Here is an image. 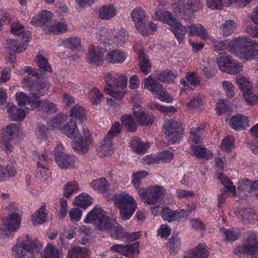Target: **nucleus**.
Here are the masks:
<instances>
[{
	"label": "nucleus",
	"mask_w": 258,
	"mask_h": 258,
	"mask_svg": "<svg viewBox=\"0 0 258 258\" xmlns=\"http://www.w3.org/2000/svg\"><path fill=\"white\" fill-rule=\"evenodd\" d=\"M176 211H172L168 207H165L162 209L161 216L162 218L166 221L171 222L172 221H178V215L176 214Z\"/></svg>",
	"instance_id": "nucleus-54"
},
{
	"label": "nucleus",
	"mask_w": 258,
	"mask_h": 258,
	"mask_svg": "<svg viewBox=\"0 0 258 258\" xmlns=\"http://www.w3.org/2000/svg\"><path fill=\"white\" fill-rule=\"evenodd\" d=\"M88 98L93 104H99L103 98V94L97 87H93L89 90Z\"/></svg>",
	"instance_id": "nucleus-49"
},
{
	"label": "nucleus",
	"mask_w": 258,
	"mask_h": 258,
	"mask_svg": "<svg viewBox=\"0 0 258 258\" xmlns=\"http://www.w3.org/2000/svg\"><path fill=\"white\" fill-rule=\"evenodd\" d=\"M61 42L64 46L73 50H79L81 48V40L77 37H70L62 40Z\"/></svg>",
	"instance_id": "nucleus-44"
},
{
	"label": "nucleus",
	"mask_w": 258,
	"mask_h": 258,
	"mask_svg": "<svg viewBox=\"0 0 258 258\" xmlns=\"http://www.w3.org/2000/svg\"><path fill=\"white\" fill-rule=\"evenodd\" d=\"M29 108L25 107L24 109L18 108L13 103L8 105V112L9 117L13 120L22 121L26 117V114L29 112Z\"/></svg>",
	"instance_id": "nucleus-17"
},
{
	"label": "nucleus",
	"mask_w": 258,
	"mask_h": 258,
	"mask_svg": "<svg viewBox=\"0 0 258 258\" xmlns=\"http://www.w3.org/2000/svg\"><path fill=\"white\" fill-rule=\"evenodd\" d=\"M242 251L251 255L255 256L258 254V234L251 233L241 247Z\"/></svg>",
	"instance_id": "nucleus-14"
},
{
	"label": "nucleus",
	"mask_w": 258,
	"mask_h": 258,
	"mask_svg": "<svg viewBox=\"0 0 258 258\" xmlns=\"http://www.w3.org/2000/svg\"><path fill=\"white\" fill-rule=\"evenodd\" d=\"M139 65L142 73L147 74L151 72V66L148 57L143 51H140L139 54Z\"/></svg>",
	"instance_id": "nucleus-41"
},
{
	"label": "nucleus",
	"mask_w": 258,
	"mask_h": 258,
	"mask_svg": "<svg viewBox=\"0 0 258 258\" xmlns=\"http://www.w3.org/2000/svg\"><path fill=\"white\" fill-rule=\"evenodd\" d=\"M251 39L246 35L233 38L228 44L229 51L239 56L247 46H249Z\"/></svg>",
	"instance_id": "nucleus-6"
},
{
	"label": "nucleus",
	"mask_w": 258,
	"mask_h": 258,
	"mask_svg": "<svg viewBox=\"0 0 258 258\" xmlns=\"http://www.w3.org/2000/svg\"><path fill=\"white\" fill-rule=\"evenodd\" d=\"M165 189L159 185L148 187L147 196H145V203L148 205H153L161 202L165 194Z\"/></svg>",
	"instance_id": "nucleus-10"
},
{
	"label": "nucleus",
	"mask_w": 258,
	"mask_h": 258,
	"mask_svg": "<svg viewBox=\"0 0 258 258\" xmlns=\"http://www.w3.org/2000/svg\"><path fill=\"white\" fill-rule=\"evenodd\" d=\"M133 111L137 121L143 125L151 124L154 121V117L149 114L145 108L138 104H134Z\"/></svg>",
	"instance_id": "nucleus-12"
},
{
	"label": "nucleus",
	"mask_w": 258,
	"mask_h": 258,
	"mask_svg": "<svg viewBox=\"0 0 258 258\" xmlns=\"http://www.w3.org/2000/svg\"><path fill=\"white\" fill-rule=\"evenodd\" d=\"M122 125L126 130L131 132H134L137 128V123L130 114H125L121 118Z\"/></svg>",
	"instance_id": "nucleus-50"
},
{
	"label": "nucleus",
	"mask_w": 258,
	"mask_h": 258,
	"mask_svg": "<svg viewBox=\"0 0 258 258\" xmlns=\"http://www.w3.org/2000/svg\"><path fill=\"white\" fill-rule=\"evenodd\" d=\"M218 178L220 180L222 184H223L230 192H231L235 197L236 192L235 187L233 185L232 182H231L226 177L221 174L218 176Z\"/></svg>",
	"instance_id": "nucleus-64"
},
{
	"label": "nucleus",
	"mask_w": 258,
	"mask_h": 258,
	"mask_svg": "<svg viewBox=\"0 0 258 258\" xmlns=\"http://www.w3.org/2000/svg\"><path fill=\"white\" fill-rule=\"evenodd\" d=\"M153 17L154 19L163 21L168 24L170 26L176 21L171 16L169 12H162L159 8L156 9Z\"/></svg>",
	"instance_id": "nucleus-33"
},
{
	"label": "nucleus",
	"mask_w": 258,
	"mask_h": 258,
	"mask_svg": "<svg viewBox=\"0 0 258 258\" xmlns=\"http://www.w3.org/2000/svg\"><path fill=\"white\" fill-rule=\"evenodd\" d=\"M206 128L205 123L201 124L199 126L192 127L190 129L189 142L191 146H195V144L200 143L202 141L201 135L205 131Z\"/></svg>",
	"instance_id": "nucleus-28"
},
{
	"label": "nucleus",
	"mask_w": 258,
	"mask_h": 258,
	"mask_svg": "<svg viewBox=\"0 0 258 258\" xmlns=\"http://www.w3.org/2000/svg\"><path fill=\"white\" fill-rule=\"evenodd\" d=\"M113 153L112 140L105 137L104 140L99 144L97 154L102 158L110 156Z\"/></svg>",
	"instance_id": "nucleus-22"
},
{
	"label": "nucleus",
	"mask_w": 258,
	"mask_h": 258,
	"mask_svg": "<svg viewBox=\"0 0 258 258\" xmlns=\"http://www.w3.org/2000/svg\"><path fill=\"white\" fill-rule=\"evenodd\" d=\"M35 80L34 79H32L30 84H28L31 88V90L32 91L38 92L36 93L40 97L44 94L48 89V83L47 80L44 78L37 80L36 82L34 83L33 81Z\"/></svg>",
	"instance_id": "nucleus-30"
},
{
	"label": "nucleus",
	"mask_w": 258,
	"mask_h": 258,
	"mask_svg": "<svg viewBox=\"0 0 258 258\" xmlns=\"http://www.w3.org/2000/svg\"><path fill=\"white\" fill-rule=\"evenodd\" d=\"M115 207L118 209L121 218L128 220L137 208V203L128 193L121 191L115 194L112 198Z\"/></svg>",
	"instance_id": "nucleus-2"
},
{
	"label": "nucleus",
	"mask_w": 258,
	"mask_h": 258,
	"mask_svg": "<svg viewBox=\"0 0 258 258\" xmlns=\"http://www.w3.org/2000/svg\"><path fill=\"white\" fill-rule=\"evenodd\" d=\"M136 28L143 35H150L152 32L157 30L156 24L150 21L147 23L144 21L142 24H140V26Z\"/></svg>",
	"instance_id": "nucleus-48"
},
{
	"label": "nucleus",
	"mask_w": 258,
	"mask_h": 258,
	"mask_svg": "<svg viewBox=\"0 0 258 258\" xmlns=\"http://www.w3.org/2000/svg\"><path fill=\"white\" fill-rule=\"evenodd\" d=\"M204 96L200 94L194 95L187 104V107L190 109H199L204 104Z\"/></svg>",
	"instance_id": "nucleus-51"
},
{
	"label": "nucleus",
	"mask_w": 258,
	"mask_h": 258,
	"mask_svg": "<svg viewBox=\"0 0 258 258\" xmlns=\"http://www.w3.org/2000/svg\"><path fill=\"white\" fill-rule=\"evenodd\" d=\"M38 105L35 106V108H38L40 114L43 112L52 114L56 112L57 110L56 105L49 100L40 101L38 99Z\"/></svg>",
	"instance_id": "nucleus-27"
},
{
	"label": "nucleus",
	"mask_w": 258,
	"mask_h": 258,
	"mask_svg": "<svg viewBox=\"0 0 258 258\" xmlns=\"http://www.w3.org/2000/svg\"><path fill=\"white\" fill-rule=\"evenodd\" d=\"M196 258H207L209 254L208 247L204 244H199L196 248L189 252Z\"/></svg>",
	"instance_id": "nucleus-53"
},
{
	"label": "nucleus",
	"mask_w": 258,
	"mask_h": 258,
	"mask_svg": "<svg viewBox=\"0 0 258 258\" xmlns=\"http://www.w3.org/2000/svg\"><path fill=\"white\" fill-rule=\"evenodd\" d=\"M115 8L112 6L110 5H105L102 7L98 11L99 18L102 20H110L115 16Z\"/></svg>",
	"instance_id": "nucleus-35"
},
{
	"label": "nucleus",
	"mask_w": 258,
	"mask_h": 258,
	"mask_svg": "<svg viewBox=\"0 0 258 258\" xmlns=\"http://www.w3.org/2000/svg\"><path fill=\"white\" fill-rule=\"evenodd\" d=\"M130 144L132 149L138 153H144L150 147L149 142H143L140 139L138 138H133Z\"/></svg>",
	"instance_id": "nucleus-38"
},
{
	"label": "nucleus",
	"mask_w": 258,
	"mask_h": 258,
	"mask_svg": "<svg viewBox=\"0 0 258 258\" xmlns=\"http://www.w3.org/2000/svg\"><path fill=\"white\" fill-rule=\"evenodd\" d=\"M42 247V244L37 239H32L27 235L25 239H17L12 252L15 258H24L28 255V253L35 257L38 256Z\"/></svg>",
	"instance_id": "nucleus-1"
},
{
	"label": "nucleus",
	"mask_w": 258,
	"mask_h": 258,
	"mask_svg": "<svg viewBox=\"0 0 258 258\" xmlns=\"http://www.w3.org/2000/svg\"><path fill=\"white\" fill-rule=\"evenodd\" d=\"M131 17L136 27L145 20L146 15L143 8L138 7L132 11Z\"/></svg>",
	"instance_id": "nucleus-36"
},
{
	"label": "nucleus",
	"mask_w": 258,
	"mask_h": 258,
	"mask_svg": "<svg viewBox=\"0 0 258 258\" xmlns=\"http://www.w3.org/2000/svg\"><path fill=\"white\" fill-rule=\"evenodd\" d=\"M235 213L237 219L244 224L251 223L255 218L254 210L249 207L237 208Z\"/></svg>",
	"instance_id": "nucleus-18"
},
{
	"label": "nucleus",
	"mask_w": 258,
	"mask_h": 258,
	"mask_svg": "<svg viewBox=\"0 0 258 258\" xmlns=\"http://www.w3.org/2000/svg\"><path fill=\"white\" fill-rule=\"evenodd\" d=\"M203 7L200 0H187L185 4L173 3L172 8L176 13L185 14L187 12L195 13Z\"/></svg>",
	"instance_id": "nucleus-9"
},
{
	"label": "nucleus",
	"mask_w": 258,
	"mask_h": 258,
	"mask_svg": "<svg viewBox=\"0 0 258 258\" xmlns=\"http://www.w3.org/2000/svg\"><path fill=\"white\" fill-rule=\"evenodd\" d=\"M6 47L10 50L18 53L21 52L25 50V48L19 42L13 39L6 40Z\"/></svg>",
	"instance_id": "nucleus-57"
},
{
	"label": "nucleus",
	"mask_w": 258,
	"mask_h": 258,
	"mask_svg": "<svg viewBox=\"0 0 258 258\" xmlns=\"http://www.w3.org/2000/svg\"><path fill=\"white\" fill-rule=\"evenodd\" d=\"M236 29V25L234 21L232 20H226L220 26L222 34L224 36H230Z\"/></svg>",
	"instance_id": "nucleus-42"
},
{
	"label": "nucleus",
	"mask_w": 258,
	"mask_h": 258,
	"mask_svg": "<svg viewBox=\"0 0 258 258\" xmlns=\"http://www.w3.org/2000/svg\"><path fill=\"white\" fill-rule=\"evenodd\" d=\"M86 110L83 107L76 105L72 108L71 116L82 123L86 120Z\"/></svg>",
	"instance_id": "nucleus-40"
},
{
	"label": "nucleus",
	"mask_w": 258,
	"mask_h": 258,
	"mask_svg": "<svg viewBox=\"0 0 258 258\" xmlns=\"http://www.w3.org/2000/svg\"><path fill=\"white\" fill-rule=\"evenodd\" d=\"M83 135L84 138H81L79 135L73 141L72 147L73 149L79 154L87 153L89 146L92 143V138L89 131L84 130Z\"/></svg>",
	"instance_id": "nucleus-7"
},
{
	"label": "nucleus",
	"mask_w": 258,
	"mask_h": 258,
	"mask_svg": "<svg viewBox=\"0 0 258 258\" xmlns=\"http://www.w3.org/2000/svg\"><path fill=\"white\" fill-rule=\"evenodd\" d=\"M116 74H117V73H115L114 72L109 73L108 72L104 74V80L108 87L123 86L125 84V79H123V80H122L121 83H118L116 82V79L114 80V77H115Z\"/></svg>",
	"instance_id": "nucleus-47"
},
{
	"label": "nucleus",
	"mask_w": 258,
	"mask_h": 258,
	"mask_svg": "<svg viewBox=\"0 0 258 258\" xmlns=\"http://www.w3.org/2000/svg\"><path fill=\"white\" fill-rule=\"evenodd\" d=\"M63 133L68 138L75 140L76 138L79 136L78 128L77 126L76 122L73 118L70 119L69 121L61 129Z\"/></svg>",
	"instance_id": "nucleus-25"
},
{
	"label": "nucleus",
	"mask_w": 258,
	"mask_h": 258,
	"mask_svg": "<svg viewBox=\"0 0 258 258\" xmlns=\"http://www.w3.org/2000/svg\"><path fill=\"white\" fill-rule=\"evenodd\" d=\"M33 158L36 161L39 168L48 169L49 159L47 157H46L45 155H40L37 153H34Z\"/></svg>",
	"instance_id": "nucleus-60"
},
{
	"label": "nucleus",
	"mask_w": 258,
	"mask_h": 258,
	"mask_svg": "<svg viewBox=\"0 0 258 258\" xmlns=\"http://www.w3.org/2000/svg\"><path fill=\"white\" fill-rule=\"evenodd\" d=\"M187 29L190 36L198 35L204 40L209 38L206 29L201 24H191L187 27Z\"/></svg>",
	"instance_id": "nucleus-29"
},
{
	"label": "nucleus",
	"mask_w": 258,
	"mask_h": 258,
	"mask_svg": "<svg viewBox=\"0 0 258 258\" xmlns=\"http://www.w3.org/2000/svg\"><path fill=\"white\" fill-rule=\"evenodd\" d=\"M55 160L58 166L62 169L73 168L76 161L75 157L69 154H64L62 155H59L57 154Z\"/></svg>",
	"instance_id": "nucleus-19"
},
{
	"label": "nucleus",
	"mask_w": 258,
	"mask_h": 258,
	"mask_svg": "<svg viewBox=\"0 0 258 258\" xmlns=\"http://www.w3.org/2000/svg\"><path fill=\"white\" fill-rule=\"evenodd\" d=\"M148 175V172L144 171H137L134 173L132 175V183L135 187L139 188L141 186V180Z\"/></svg>",
	"instance_id": "nucleus-63"
},
{
	"label": "nucleus",
	"mask_w": 258,
	"mask_h": 258,
	"mask_svg": "<svg viewBox=\"0 0 258 258\" xmlns=\"http://www.w3.org/2000/svg\"><path fill=\"white\" fill-rule=\"evenodd\" d=\"M59 255L58 249L51 244H48L41 254L42 258H59Z\"/></svg>",
	"instance_id": "nucleus-52"
},
{
	"label": "nucleus",
	"mask_w": 258,
	"mask_h": 258,
	"mask_svg": "<svg viewBox=\"0 0 258 258\" xmlns=\"http://www.w3.org/2000/svg\"><path fill=\"white\" fill-rule=\"evenodd\" d=\"M200 79L194 72H188L184 78L180 79V83L185 89L194 90L200 83Z\"/></svg>",
	"instance_id": "nucleus-20"
},
{
	"label": "nucleus",
	"mask_w": 258,
	"mask_h": 258,
	"mask_svg": "<svg viewBox=\"0 0 258 258\" xmlns=\"http://www.w3.org/2000/svg\"><path fill=\"white\" fill-rule=\"evenodd\" d=\"M21 216L17 212L12 213L9 218L3 219V224L1 225L0 230L5 232L7 231H16L20 227Z\"/></svg>",
	"instance_id": "nucleus-13"
},
{
	"label": "nucleus",
	"mask_w": 258,
	"mask_h": 258,
	"mask_svg": "<svg viewBox=\"0 0 258 258\" xmlns=\"http://www.w3.org/2000/svg\"><path fill=\"white\" fill-rule=\"evenodd\" d=\"M229 125L232 128L236 131H241L249 125V120L245 116L237 114L231 117Z\"/></svg>",
	"instance_id": "nucleus-21"
},
{
	"label": "nucleus",
	"mask_w": 258,
	"mask_h": 258,
	"mask_svg": "<svg viewBox=\"0 0 258 258\" xmlns=\"http://www.w3.org/2000/svg\"><path fill=\"white\" fill-rule=\"evenodd\" d=\"M161 85L159 84L156 78H153L152 75L149 76L145 80L144 88L154 93L157 87Z\"/></svg>",
	"instance_id": "nucleus-58"
},
{
	"label": "nucleus",
	"mask_w": 258,
	"mask_h": 258,
	"mask_svg": "<svg viewBox=\"0 0 258 258\" xmlns=\"http://www.w3.org/2000/svg\"><path fill=\"white\" fill-rule=\"evenodd\" d=\"M155 92L153 93L156 95L158 99L162 101H165L168 103L171 102L173 100V98L171 97L168 92L163 88L162 85L158 86L157 90H155Z\"/></svg>",
	"instance_id": "nucleus-56"
},
{
	"label": "nucleus",
	"mask_w": 258,
	"mask_h": 258,
	"mask_svg": "<svg viewBox=\"0 0 258 258\" xmlns=\"http://www.w3.org/2000/svg\"><path fill=\"white\" fill-rule=\"evenodd\" d=\"M90 184L94 190H98L101 192H106L108 187V183L104 178L93 180L90 182Z\"/></svg>",
	"instance_id": "nucleus-45"
},
{
	"label": "nucleus",
	"mask_w": 258,
	"mask_h": 258,
	"mask_svg": "<svg viewBox=\"0 0 258 258\" xmlns=\"http://www.w3.org/2000/svg\"><path fill=\"white\" fill-rule=\"evenodd\" d=\"M170 30L174 34L178 43L184 42L186 33L187 32V27L183 26L179 21L176 20L170 26Z\"/></svg>",
	"instance_id": "nucleus-23"
},
{
	"label": "nucleus",
	"mask_w": 258,
	"mask_h": 258,
	"mask_svg": "<svg viewBox=\"0 0 258 258\" xmlns=\"http://www.w3.org/2000/svg\"><path fill=\"white\" fill-rule=\"evenodd\" d=\"M111 219L103 209L97 206L88 213L84 221L86 224H92L97 229L103 231L110 227Z\"/></svg>",
	"instance_id": "nucleus-3"
},
{
	"label": "nucleus",
	"mask_w": 258,
	"mask_h": 258,
	"mask_svg": "<svg viewBox=\"0 0 258 258\" xmlns=\"http://www.w3.org/2000/svg\"><path fill=\"white\" fill-rule=\"evenodd\" d=\"M252 0H206L207 6L213 9H221L223 6L232 5L237 8H243L248 6Z\"/></svg>",
	"instance_id": "nucleus-5"
},
{
	"label": "nucleus",
	"mask_w": 258,
	"mask_h": 258,
	"mask_svg": "<svg viewBox=\"0 0 258 258\" xmlns=\"http://www.w3.org/2000/svg\"><path fill=\"white\" fill-rule=\"evenodd\" d=\"M86 60L92 66H100L104 60V54L98 47L91 46L88 48Z\"/></svg>",
	"instance_id": "nucleus-15"
},
{
	"label": "nucleus",
	"mask_w": 258,
	"mask_h": 258,
	"mask_svg": "<svg viewBox=\"0 0 258 258\" xmlns=\"http://www.w3.org/2000/svg\"><path fill=\"white\" fill-rule=\"evenodd\" d=\"M53 16L52 13L46 10H43L37 15L33 17L31 23L35 26L45 27V30L49 27V23Z\"/></svg>",
	"instance_id": "nucleus-16"
},
{
	"label": "nucleus",
	"mask_w": 258,
	"mask_h": 258,
	"mask_svg": "<svg viewBox=\"0 0 258 258\" xmlns=\"http://www.w3.org/2000/svg\"><path fill=\"white\" fill-rule=\"evenodd\" d=\"M35 61L42 71L49 73L52 72V68L49 65L47 59L43 55H40L36 56Z\"/></svg>",
	"instance_id": "nucleus-59"
},
{
	"label": "nucleus",
	"mask_w": 258,
	"mask_h": 258,
	"mask_svg": "<svg viewBox=\"0 0 258 258\" xmlns=\"http://www.w3.org/2000/svg\"><path fill=\"white\" fill-rule=\"evenodd\" d=\"M181 242L177 236H172L167 244L171 254H175L180 248Z\"/></svg>",
	"instance_id": "nucleus-55"
},
{
	"label": "nucleus",
	"mask_w": 258,
	"mask_h": 258,
	"mask_svg": "<svg viewBox=\"0 0 258 258\" xmlns=\"http://www.w3.org/2000/svg\"><path fill=\"white\" fill-rule=\"evenodd\" d=\"M236 83L238 88L241 90L242 94L244 93L249 92L253 90V85L249 79L244 76H239L236 78Z\"/></svg>",
	"instance_id": "nucleus-39"
},
{
	"label": "nucleus",
	"mask_w": 258,
	"mask_h": 258,
	"mask_svg": "<svg viewBox=\"0 0 258 258\" xmlns=\"http://www.w3.org/2000/svg\"><path fill=\"white\" fill-rule=\"evenodd\" d=\"M67 258H88V254L86 248L74 246L68 251Z\"/></svg>",
	"instance_id": "nucleus-43"
},
{
	"label": "nucleus",
	"mask_w": 258,
	"mask_h": 258,
	"mask_svg": "<svg viewBox=\"0 0 258 258\" xmlns=\"http://www.w3.org/2000/svg\"><path fill=\"white\" fill-rule=\"evenodd\" d=\"M48 214L46 210V205H42L33 214L32 221L34 224H42L47 220Z\"/></svg>",
	"instance_id": "nucleus-34"
},
{
	"label": "nucleus",
	"mask_w": 258,
	"mask_h": 258,
	"mask_svg": "<svg viewBox=\"0 0 258 258\" xmlns=\"http://www.w3.org/2000/svg\"><path fill=\"white\" fill-rule=\"evenodd\" d=\"M191 155L196 156L198 158L209 160L213 157L212 152L209 150L201 146H190Z\"/></svg>",
	"instance_id": "nucleus-26"
},
{
	"label": "nucleus",
	"mask_w": 258,
	"mask_h": 258,
	"mask_svg": "<svg viewBox=\"0 0 258 258\" xmlns=\"http://www.w3.org/2000/svg\"><path fill=\"white\" fill-rule=\"evenodd\" d=\"M15 96L18 104L20 107H23L27 104L31 107L30 109H33L35 106L38 105V99H39L40 95L36 92L28 95L24 92H18Z\"/></svg>",
	"instance_id": "nucleus-11"
},
{
	"label": "nucleus",
	"mask_w": 258,
	"mask_h": 258,
	"mask_svg": "<svg viewBox=\"0 0 258 258\" xmlns=\"http://www.w3.org/2000/svg\"><path fill=\"white\" fill-rule=\"evenodd\" d=\"M175 75L172 71L166 70L161 72L157 76V79L164 83H170L173 81Z\"/></svg>",
	"instance_id": "nucleus-61"
},
{
	"label": "nucleus",
	"mask_w": 258,
	"mask_h": 258,
	"mask_svg": "<svg viewBox=\"0 0 258 258\" xmlns=\"http://www.w3.org/2000/svg\"><path fill=\"white\" fill-rule=\"evenodd\" d=\"M139 243L134 242L128 245L115 244L110 247L112 251L119 253L128 258H134V256L140 254Z\"/></svg>",
	"instance_id": "nucleus-8"
},
{
	"label": "nucleus",
	"mask_w": 258,
	"mask_h": 258,
	"mask_svg": "<svg viewBox=\"0 0 258 258\" xmlns=\"http://www.w3.org/2000/svg\"><path fill=\"white\" fill-rule=\"evenodd\" d=\"M79 189V185L76 181H72L67 183L64 185V197L69 198L71 195Z\"/></svg>",
	"instance_id": "nucleus-62"
},
{
	"label": "nucleus",
	"mask_w": 258,
	"mask_h": 258,
	"mask_svg": "<svg viewBox=\"0 0 258 258\" xmlns=\"http://www.w3.org/2000/svg\"><path fill=\"white\" fill-rule=\"evenodd\" d=\"M110 222V227L103 231L109 232L111 236L115 239L123 240L125 232L123 228L113 219H111Z\"/></svg>",
	"instance_id": "nucleus-24"
},
{
	"label": "nucleus",
	"mask_w": 258,
	"mask_h": 258,
	"mask_svg": "<svg viewBox=\"0 0 258 258\" xmlns=\"http://www.w3.org/2000/svg\"><path fill=\"white\" fill-rule=\"evenodd\" d=\"M75 203L77 206L86 209L92 204V198L88 194H82L75 198Z\"/></svg>",
	"instance_id": "nucleus-46"
},
{
	"label": "nucleus",
	"mask_w": 258,
	"mask_h": 258,
	"mask_svg": "<svg viewBox=\"0 0 258 258\" xmlns=\"http://www.w3.org/2000/svg\"><path fill=\"white\" fill-rule=\"evenodd\" d=\"M68 31V25L64 21L55 22L53 24L47 27L46 33L59 35Z\"/></svg>",
	"instance_id": "nucleus-32"
},
{
	"label": "nucleus",
	"mask_w": 258,
	"mask_h": 258,
	"mask_svg": "<svg viewBox=\"0 0 258 258\" xmlns=\"http://www.w3.org/2000/svg\"><path fill=\"white\" fill-rule=\"evenodd\" d=\"M181 123L174 119H166L163 127L167 140L171 144L178 142L181 137Z\"/></svg>",
	"instance_id": "nucleus-4"
},
{
	"label": "nucleus",
	"mask_w": 258,
	"mask_h": 258,
	"mask_svg": "<svg viewBox=\"0 0 258 258\" xmlns=\"http://www.w3.org/2000/svg\"><path fill=\"white\" fill-rule=\"evenodd\" d=\"M106 59L113 63H121L126 58L124 52L120 50H113L106 55Z\"/></svg>",
	"instance_id": "nucleus-31"
},
{
	"label": "nucleus",
	"mask_w": 258,
	"mask_h": 258,
	"mask_svg": "<svg viewBox=\"0 0 258 258\" xmlns=\"http://www.w3.org/2000/svg\"><path fill=\"white\" fill-rule=\"evenodd\" d=\"M234 60V59L229 54L221 55L216 59L217 63L220 70L225 73L230 64H233L232 62Z\"/></svg>",
	"instance_id": "nucleus-37"
}]
</instances>
